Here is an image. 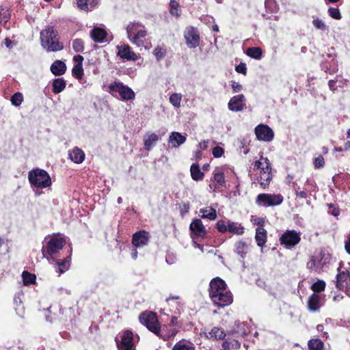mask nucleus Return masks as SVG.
Returning <instances> with one entry per match:
<instances>
[{"label":"nucleus","instance_id":"37998d69","mask_svg":"<svg viewBox=\"0 0 350 350\" xmlns=\"http://www.w3.org/2000/svg\"><path fill=\"white\" fill-rule=\"evenodd\" d=\"M24 100L23 95L21 92H17L14 93L10 98L12 105L14 107H19Z\"/></svg>","mask_w":350,"mask_h":350},{"label":"nucleus","instance_id":"5701e85b","mask_svg":"<svg viewBox=\"0 0 350 350\" xmlns=\"http://www.w3.org/2000/svg\"><path fill=\"white\" fill-rule=\"evenodd\" d=\"M186 136L187 135H183L179 132L173 131L170 135L168 143L170 144L173 148H178L186 142Z\"/></svg>","mask_w":350,"mask_h":350},{"label":"nucleus","instance_id":"49530a36","mask_svg":"<svg viewBox=\"0 0 350 350\" xmlns=\"http://www.w3.org/2000/svg\"><path fill=\"white\" fill-rule=\"evenodd\" d=\"M170 103L175 107H180L182 100L181 94L174 93L170 96Z\"/></svg>","mask_w":350,"mask_h":350},{"label":"nucleus","instance_id":"09e8293b","mask_svg":"<svg viewBox=\"0 0 350 350\" xmlns=\"http://www.w3.org/2000/svg\"><path fill=\"white\" fill-rule=\"evenodd\" d=\"M72 75L77 79H81L84 72L83 66L75 65L72 70Z\"/></svg>","mask_w":350,"mask_h":350},{"label":"nucleus","instance_id":"aec40b11","mask_svg":"<svg viewBox=\"0 0 350 350\" xmlns=\"http://www.w3.org/2000/svg\"><path fill=\"white\" fill-rule=\"evenodd\" d=\"M118 55L120 58L126 60L135 61L137 59V55L131 50L128 44L118 46Z\"/></svg>","mask_w":350,"mask_h":350},{"label":"nucleus","instance_id":"864d4df0","mask_svg":"<svg viewBox=\"0 0 350 350\" xmlns=\"http://www.w3.org/2000/svg\"><path fill=\"white\" fill-rule=\"evenodd\" d=\"M312 24L314 27L318 29L325 30L327 29V26L325 23L320 18H317L312 21Z\"/></svg>","mask_w":350,"mask_h":350},{"label":"nucleus","instance_id":"412c9836","mask_svg":"<svg viewBox=\"0 0 350 350\" xmlns=\"http://www.w3.org/2000/svg\"><path fill=\"white\" fill-rule=\"evenodd\" d=\"M189 228L193 234V239L203 237L206 234V230L202 223V220H193Z\"/></svg>","mask_w":350,"mask_h":350},{"label":"nucleus","instance_id":"a19ab883","mask_svg":"<svg viewBox=\"0 0 350 350\" xmlns=\"http://www.w3.org/2000/svg\"><path fill=\"white\" fill-rule=\"evenodd\" d=\"M312 257L314 259H317L316 262L320 269L327 263L329 258L328 255H326L322 252H320Z\"/></svg>","mask_w":350,"mask_h":350},{"label":"nucleus","instance_id":"9d476101","mask_svg":"<svg viewBox=\"0 0 350 350\" xmlns=\"http://www.w3.org/2000/svg\"><path fill=\"white\" fill-rule=\"evenodd\" d=\"M217 228L221 232L227 231L237 234H242L244 232V228L237 222L230 221V220H218Z\"/></svg>","mask_w":350,"mask_h":350},{"label":"nucleus","instance_id":"f704fd0d","mask_svg":"<svg viewBox=\"0 0 350 350\" xmlns=\"http://www.w3.org/2000/svg\"><path fill=\"white\" fill-rule=\"evenodd\" d=\"M172 350H196V349L191 342L180 340L173 347Z\"/></svg>","mask_w":350,"mask_h":350},{"label":"nucleus","instance_id":"7c9ffc66","mask_svg":"<svg viewBox=\"0 0 350 350\" xmlns=\"http://www.w3.org/2000/svg\"><path fill=\"white\" fill-rule=\"evenodd\" d=\"M169 11L170 14L176 17V18H178L181 16V8L179 3L176 0H170L169 3Z\"/></svg>","mask_w":350,"mask_h":350},{"label":"nucleus","instance_id":"69168bd1","mask_svg":"<svg viewBox=\"0 0 350 350\" xmlns=\"http://www.w3.org/2000/svg\"><path fill=\"white\" fill-rule=\"evenodd\" d=\"M336 81L338 88H342L346 84V79H344L341 76L337 75L334 79Z\"/></svg>","mask_w":350,"mask_h":350},{"label":"nucleus","instance_id":"e433bc0d","mask_svg":"<svg viewBox=\"0 0 350 350\" xmlns=\"http://www.w3.org/2000/svg\"><path fill=\"white\" fill-rule=\"evenodd\" d=\"M200 212L202 213V219H216V210L211 206L201 208Z\"/></svg>","mask_w":350,"mask_h":350},{"label":"nucleus","instance_id":"393cba45","mask_svg":"<svg viewBox=\"0 0 350 350\" xmlns=\"http://www.w3.org/2000/svg\"><path fill=\"white\" fill-rule=\"evenodd\" d=\"M50 70L55 76H61L66 72V66L64 62L56 60L51 64Z\"/></svg>","mask_w":350,"mask_h":350},{"label":"nucleus","instance_id":"13d9d810","mask_svg":"<svg viewBox=\"0 0 350 350\" xmlns=\"http://www.w3.org/2000/svg\"><path fill=\"white\" fill-rule=\"evenodd\" d=\"M322 57L323 60H325V58L327 59H336V54L335 53L334 49L333 47L329 48L327 49V52L325 53V54H323Z\"/></svg>","mask_w":350,"mask_h":350},{"label":"nucleus","instance_id":"5fc2aeb1","mask_svg":"<svg viewBox=\"0 0 350 350\" xmlns=\"http://www.w3.org/2000/svg\"><path fill=\"white\" fill-rule=\"evenodd\" d=\"M327 213L334 217H338L340 214V209L333 204H328Z\"/></svg>","mask_w":350,"mask_h":350},{"label":"nucleus","instance_id":"6e6552de","mask_svg":"<svg viewBox=\"0 0 350 350\" xmlns=\"http://www.w3.org/2000/svg\"><path fill=\"white\" fill-rule=\"evenodd\" d=\"M107 92L113 96H120V99L123 101L133 100L135 94L133 90L128 85H124L120 81H113L108 85Z\"/></svg>","mask_w":350,"mask_h":350},{"label":"nucleus","instance_id":"72a5a7b5","mask_svg":"<svg viewBox=\"0 0 350 350\" xmlns=\"http://www.w3.org/2000/svg\"><path fill=\"white\" fill-rule=\"evenodd\" d=\"M213 179L219 187H223L226 186L224 174L220 169H215L213 172Z\"/></svg>","mask_w":350,"mask_h":350},{"label":"nucleus","instance_id":"2eb2a0df","mask_svg":"<svg viewBox=\"0 0 350 350\" xmlns=\"http://www.w3.org/2000/svg\"><path fill=\"white\" fill-rule=\"evenodd\" d=\"M335 283L336 287L340 291H343L347 286H350V271H340L339 267Z\"/></svg>","mask_w":350,"mask_h":350},{"label":"nucleus","instance_id":"603ef678","mask_svg":"<svg viewBox=\"0 0 350 350\" xmlns=\"http://www.w3.org/2000/svg\"><path fill=\"white\" fill-rule=\"evenodd\" d=\"M328 14L334 19L340 20L342 17L340 10L337 8H329L328 9Z\"/></svg>","mask_w":350,"mask_h":350},{"label":"nucleus","instance_id":"4be33fe9","mask_svg":"<svg viewBox=\"0 0 350 350\" xmlns=\"http://www.w3.org/2000/svg\"><path fill=\"white\" fill-rule=\"evenodd\" d=\"M133 334L131 331L126 330L124 332L120 345L117 342L118 346L120 347L122 350H131L133 347Z\"/></svg>","mask_w":350,"mask_h":350},{"label":"nucleus","instance_id":"ddd939ff","mask_svg":"<svg viewBox=\"0 0 350 350\" xmlns=\"http://www.w3.org/2000/svg\"><path fill=\"white\" fill-rule=\"evenodd\" d=\"M184 38L187 46L190 49L196 48L200 44V36L197 29L192 26L186 29Z\"/></svg>","mask_w":350,"mask_h":350},{"label":"nucleus","instance_id":"4d7b16f0","mask_svg":"<svg viewBox=\"0 0 350 350\" xmlns=\"http://www.w3.org/2000/svg\"><path fill=\"white\" fill-rule=\"evenodd\" d=\"M314 165L316 169L323 167L325 165L324 158L322 155H319L314 159Z\"/></svg>","mask_w":350,"mask_h":350},{"label":"nucleus","instance_id":"680f3d73","mask_svg":"<svg viewBox=\"0 0 350 350\" xmlns=\"http://www.w3.org/2000/svg\"><path fill=\"white\" fill-rule=\"evenodd\" d=\"M235 70L238 72V73H241L244 75H246L247 73V67H246V64L245 63H240L239 65H237L236 67H235Z\"/></svg>","mask_w":350,"mask_h":350},{"label":"nucleus","instance_id":"2f4dec72","mask_svg":"<svg viewBox=\"0 0 350 350\" xmlns=\"http://www.w3.org/2000/svg\"><path fill=\"white\" fill-rule=\"evenodd\" d=\"M250 250V244L245 241H239L235 244V252L242 258H245V255Z\"/></svg>","mask_w":350,"mask_h":350},{"label":"nucleus","instance_id":"6e6d98bb","mask_svg":"<svg viewBox=\"0 0 350 350\" xmlns=\"http://www.w3.org/2000/svg\"><path fill=\"white\" fill-rule=\"evenodd\" d=\"M77 8L82 11H89L88 0H76Z\"/></svg>","mask_w":350,"mask_h":350},{"label":"nucleus","instance_id":"f8f14e48","mask_svg":"<svg viewBox=\"0 0 350 350\" xmlns=\"http://www.w3.org/2000/svg\"><path fill=\"white\" fill-rule=\"evenodd\" d=\"M255 134L260 141L266 142H271L274 137L272 129L266 124H259L255 128Z\"/></svg>","mask_w":350,"mask_h":350},{"label":"nucleus","instance_id":"0e129e2a","mask_svg":"<svg viewBox=\"0 0 350 350\" xmlns=\"http://www.w3.org/2000/svg\"><path fill=\"white\" fill-rule=\"evenodd\" d=\"M167 325L172 327H178L179 329L181 327V324L179 323V322L178 321L177 317H173L171 319L170 322Z\"/></svg>","mask_w":350,"mask_h":350},{"label":"nucleus","instance_id":"e2e57ef3","mask_svg":"<svg viewBox=\"0 0 350 350\" xmlns=\"http://www.w3.org/2000/svg\"><path fill=\"white\" fill-rule=\"evenodd\" d=\"M231 86H232L234 93L239 92L243 89L242 85L239 82H236V81H232Z\"/></svg>","mask_w":350,"mask_h":350},{"label":"nucleus","instance_id":"6ab92c4d","mask_svg":"<svg viewBox=\"0 0 350 350\" xmlns=\"http://www.w3.org/2000/svg\"><path fill=\"white\" fill-rule=\"evenodd\" d=\"M338 61L336 59H327L325 58L321 63V68L325 73L333 75L338 70Z\"/></svg>","mask_w":350,"mask_h":350},{"label":"nucleus","instance_id":"c85d7f7f","mask_svg":"<svg viewBox=\"0 0 350 350\" xmlns=\"http://www.w3.org/2000/svg\"><path fill=\"white\" fill-rule=\"evenodd\" d=\"M52 91L57 94L62 92L66 86V82L63 78H57L52 81Z\"/></svg>","mask_w":350,"mask_h":350},{"label":"nucleus","instance_id":"423d86ee","mask_svg":"<svg viewBox=\"0 0 350 350\" xmlns=\"http://www.w3.org/2000/svg\"><path fill=\"white\" fill-rule=\"evenodd\" d=\"M252 165L254 171L259 170V176L257 178L258 183L262 189H265L269 186L273 178L271 164L269 160L261 155L259 160L255 161Z\"/></svg>","mask_w":350,"mask_h":350},{"label":"nucleus","instance_id":"c9c22d12","mask_svg":"<svg viewBox=\"0 0 350 350\" xmlns=\"http://www.w3.org/2000/svg\"><path fill=\"white\" fill-rule=\"evenodd\" d=\"M246 54L253 59L259 60L262 57V51L260 47L252 46L247 49Z\"/></svg>","mask_w":350,"mask_h":350},{"label":"nucleus","instance_id":"9b49d317","mask_svg":"<svg viewBox=\"0 0 350 350\" xmlns=\"http://www.w3.org/2000/svg\"><path fill=\"white\" fill-rule=\"evenodd\" d=\"M281 244L284 245L287 248H291L301 240L300 234L295 230H286L280 239Z\"/></svg>","mask_w":350,"mask_h":350},{"label":"nucleus","instance_id":"39448f33","mask_svg":"<svg viewBox=\"0 0 350 350\" xmlns=\"http://www.w3.org/2000/svg\"><path fill=\"white\" fill-rule=\"evenodd\" d=\"M65 244V239L59 234L46 237L42 247L43 257L49 261H55L57 257V254L62 250Z\"/></svg>","mask_w":350,"mask_h":350},{"label":"nucleus","instance_id":"ea45409f","mask_svg":"<svg viewBox=\"0 0 350 350\" xmlns=\"http://www.w3.org/2000/svg\"><path fill=\"white\" fill-rule=\"evenodd\" d=\"M265 7L266 11L270 13H277L279 10V5L275 0H265Z\"/></svg>","mask_w":350,"mask_h":350},{"label":"nucleus","instance_id":"c03bdc74","mask_svg":"<svg viewBox=\"0 0 350 350\" xmlns=\"http://www.w3.org/2000/svg\"><path fill=\"white\" fill-rule=\"evenodd\" d=\"M70 256L65 258L62 262H57L58 270H59V272L60 274L64 273L66 270H68V269L70 266Z\"/></svg>","mask_w":350,"mask_h":350},{"label":"nucleus","instance_id":"bb28decb","mask_svg":"<svg viewBox=\"0 0 350 350\" xmlns=\"http://www.w3.org/2000/svg\"><path fill=\"white\" fill-rule=\"evenodd\" d=\"M159 140V137L155 133H147L144 139V145L146 150H150L154 144Z\"/></svg>","mask_w":350,"mask_h":350},{"label":"nucleus","instance_id":"a211bd4d","mask_svg":"<svg viewBox=\"0 0 350 350\" xmlns=\"http://www.w3.org/2000/svg\"><path fill=\"white\" fill-rule=\"evenodd\" d=\"M149 241V233L144 230H140L133 235L132 243L137 247L146 245Z\"/></svg>","mask_w":350,"mask_h":350},{"label":"nucleus","instance_id":"f03ea898","mask_svg":"<svg viewBox=\"0 0 350 350\" xmlns=\"http://www.w3.org/2000/svg\"><path fill=\"white\" fill-rule=\"evenodd\" d=\"M209 286V296L215 306L224 307L232 303V295L226 289V284L223 280L214 278L211 281Z\"/></svg>","mask_w":350,"mask_h":350},{"label":"nucleus","instance_id":"20e7f679","mask_svg":"<svg viewBox=\"0 0 350 350\" xmlns=\"http://www.w3.org/2000/svg\"><path fill=\"white\" fill-rule=\"evenodd\" d=\"M29 184L36 196L42 193V189L49 187L52 185L51 178L49 174L44 170L35 168L28 172Z\"/></svg>","mask_w":350,"mask_h":350},{"label":"nucleus","instance_id":"f3484780","mask_svg":"<svg viewBox=\"0 0 350 350\" xmlns=\"http://www.w3.org/2000/svg\"><path fill=\"white\" fill-rule=\"evenodd\" d=\"M90 37L95 42L103 43L108 42L107 32L105 28L101 27H94L90 31Z\"/></svg>","mask_w":350,"mask_h":350},{"label":"nucleus","instance_id":"cd10ccee","mask_svg":"<svg viewBox=\"0 0 350 350\" xmlns=\"http://www.w3.org/2000/svg\"><path fill=\"white\" fill-rule=\"evenodd\" d=\"M308 307L311 312L317 311L320 308V296L316 293L310 296L308 301Z\"/></svg>","mask_w":350,"mask_h":350},{"label":"nucleus","instance_id":"de8ad7c7","mask_svg":"<svg viewBox=\"0 0 350 350\" xmlns=\"http://www.w3.org/2000/svg\"><path fill=\"white\" fill-rule=\"evenodd\" d=\"M72 49L76 53H81L84 50V42L81 39L77 38L72 40Z\"/></svg>","mask_w":350,"mask_h":350},{"label":"nucleus","instance_id":"4468645a","mask_svg":"<svg viewBox=\"0 0 350 350\" xmlns=\"http://www.w3.org/2000/svg\"><path fill=\"white\" fill-rule=\"evenodd\" d=\"M228 109L234 111H241L246 107V98L242 94L232 97L228 103Z\"/></svg>","mask_w":350,"mask_h":350},{"label":"nucleus","instance_id":"8fccbe9b","mask_svg":"<svg viewBox=\"0 0 350 350\" xmlns=\"http://www.w3.org/2000/svg\"><path fill=\"white\" fill-rule=\"evenodd\" d=\"M325 288V282L323 280H318L312 285V290L314 293H320L323 291Z\"/></svg>","mask_w":350,"mask_h":350},{"label":"nucleus","instance_id":"774afa93","mask_svg":"<svg viewBox=\"0 0 350 350\" xmlns=\"http://www.w3.org/2000/svg\"><path fill=\"white\" fill-rule=\"evenodd\" d=\"M295 193H296V196L297 198L306 199L308 197V195H307L306 191L305 190L298 191L295 187Z\"/></svg>","mask_w":350,"mask_h":350},{"label":"nucleus","instance_id":"7ed1b4c3","mask_svg":"<svg viewBox=\"0 0 350 350\" xmlns=\"http://www.w3.org/2000/svg\"><path fill=\"white\" fill-rule=\"evenodd\" d=\"M40 42L48 53L60 51L64 48V44L59 41V33L53 26H47L40 31Z\"/></svg>","mask_w":350,"mask_h":350},{"label":"nucleus","instance_id":"473e14b6","mask_svg":"<svg viewBox=\"0 0 350 350\" xmlns=\"http://www.w3.org/2000/svg\"><path fill=\"white\" fill-rule=\"evenodd\" d=\"M226 336V334L224 329L219 328L217 327H214L212 328L211 332L206 336L208 338L210 339H215V340H221L224 339Z\"/></svg>","mask_w":350,"mask_h":350},{"label":"nucleus","instance_id":"1a4fd4ad","mask_svg":"<svg viewBox=\"0 0 350 350\" xmlns=\"http://www.w3.org/2000/svg\"><path fill=\"white\" fill-rule=\"evenodd\" d=\"M283 200V196L279 193H260L256 197V202L259 206L267 207L280 205Z\"/></svg>","mask_w":350,"mask_h":350},{"label":"nucleus","instance_id":"c756f323","mask_svg":"<svg viewBox=\"0 0 350 350\" xmlns=\"http://www.w3.org/2000/svg\"><path fill=\"white\" fill-rule=\"evenodd\" d=\"M191 176L193 180L199 181L204 178V174L201 172L198 163H193L190 167Z\"/></svg>","mask_w":350,"mask_h":350},{"label":"nucleus","instance_id":"dca6fc26","mask_svg":"<svg viewBox=\"0 0 350 350\" xmlns=\"http://www.w3.org/2000/svg\"><path fill=\"white\" fill-rule=\"evenodd\" d=\"M335 283L336 287L340 291H343L347 286H350V271H340L339 267Z\"/></svg>","mask_w":350,"mask_h":350},{"label":"nucleus","instance_id":"f257e3e1","mask_svg":"<svg viewBox=\"0 0 350 350\" xmlns=\"http://www.w3.org/2000/svg\"><path fill=\"white\" fill-rule=\"evenodd\" d=\"M142 324L145 325L150 332H153L164 340L174 338L179 332L178 327H172L167 325H159L157 317L152 312H142L139 317Z\"/></svg>","mask_w":350,"mask_h":350},{"label":"nucleus","instance_id":"0eeeda50","mask_svg":"<svg viewBox=\"0 0 350 350\" xmlns=\"http://www.w3.org/2000/svg\"><path fill=\"white\" fill-rule=\"evenodd\" d=\"M126 33L133 44L140 46L143 44L142 39L147 36V30L142 23L134 21L128 25Z\"/></svg>","mask_w":350,"mask_h":350},{"label":"nucleus","instance_id":"a18cd8bd","mask_svg":"<svg viewBox=\"0 0 350 350\" xmlns=\"http://www.w3.org/2000/svg\"><path fill=\"white\" fill-rule=\"evenodd\" d=\"M22 276H23V282H24L25 285L31 284L35 283V282H36V275L29 273L28 271H23Z\"/></svg>","mask_w":350,"mask_h":350},{"label":"nucleus","instance_id":"58836bf2","mask_svg":"<svg viewBox=\"0 0 350 350\" xmlns=\"http://www.w3.org/2000/svg\"><path fill=\"white\" fill-rule=\"evenodd\" d=\"M234 332L241 336L247 335L249 332V327L247 323L245 322L236 323Z\"/></svg>","mask_w":350,"mask_h":350},{"label":"nucleus","instance_id":"338daca9","mask_svg":"<svg viewBox=\"0 0 350 350\" xmlns=\"http://www.w3.org/2000/svg\"><path fill=\"white\" fill-rule=\"evenodd\" d=\"M235 184V189L232 191H231L229 193L230 198H231L232 196H237L240 195V189H239V183L236 182Z\"/></svg>","mask_w":350,"mask_h":350},{"label":"nucleus","instance_id":"052dcab7","mask_svg":"<svg viewBox=\"0 0 350 350\" xmlns=\"http://www.w3.org/2000/svg\"><path fill=\"white\" fill-rule=\"evenodd\" d=\"M212 153L214 157L219 158L224 153V150L220 146H215L213 148Z\"/></svg>","mask_w":350,"mask_h":350},{"label":"nucleus","instance_id":"3c124183","mask_svg":"<svg viewBox=\"0 0 350 350\" xmlns=\"http://www.w3.org/2000/svg\"><path fill=\"white\" fill-rule=\"evenodd\" d=\"M154 55L158 61L162 59L166 55V50L163 47L157 46L154 50Z\"/></svg>","mask_w":350,"mask_h":350},{"label":"nucleus","instance_id":"b1692460","mask_svg":"<svg viewBox=\"0 0 350 350\" xmlns=\"http://www.w3.org/2000/svg\"><path fill=\"white\" fill-rule=\"evenodd\" d=\"M68 157L74 163L80 164L85 159V153L81 148L76 146L68 151Z\"/></svg>","mask_w":350,"mask_h":350},{"label":"nucleus","instance_id":"a878e982","mask_svg":"<svg viewBox=\"0 0 350 350\" xmlns=\"http://www.w3.org/2000/svg\"><path fill=\"white\" fill-rule=\"evenodd\" d=\"M255 240L257 245L261 247L267 241V231L260 226L256 229Z\"/></svg>","mask_w":350,"mask_h":350},{"label":"nucleus","instance_id":"bf43d9fd","mask_svg":"<svg viewBox=\"0 0 350 350\" xmlns=\"http://www.w3.org/2000/svg\"><path fill=\"white\" fill-rule=\"evenodd\" d=\"M317 259H314L313 257L310 259V260L307 263V268L310 270H314L316 271L320 270L319 267L317 265L316 262Z\"/></svg>","mask_w":350,"mask_h":350},{"label":"nucleus","instance_id":"79ce46f5","mask_svg":"<svg viewBox=\"0 0 350 350\" xmlns=\"http://www.w3.org/2000/svg\"><path fill=\"white\" fill-rule=\"evenodd\" d=\"M310 350H324V345L319 339H312L308 341Z\"/></svg>","mask_w":350,"mask_h":350},{"label":"nucleus","instance_id":"4c0bfd02","mask_svg":"<svg viewBox=\"0 0 350 350\" xmlns=\"http://www.w3.org/2000/svg\"><path fill=\"white\" fill-rule=\"evenodd\" d=\"M240 347L241 343L235 339L226 340L222 344L224 350L238 349Z\"/></svg>","mask_w":350,"mask_h":350}]
</instances>
